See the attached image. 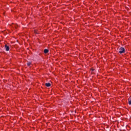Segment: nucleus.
<instances>
[{"instance_id": "f257e3e1", "label": "nucleus", "mask_w": 131, "mask_h": 131, "mask_svg": "<svg viewBox=\"0 0 131 131\" xmlns=\"http://www.w3.org/2000/svg\"><path fill=\"white\" fill-rule=\"evenodd\" d=\"M125 52V50L124 49V48L123 47H121L119 49V53H120V54H123Z\"/></svg>"}, {"instance_id": "7ed1b4c3", "label": "nucleus", "mask_w": 131, "mask_h": 131, "mask_svg": "<svg viewBox=\"0 0 131 131\" xmlns=\"http://www.w3.org/2000/svg\"><path fill=\"white\" fill-rule=\"evenodd\" d=\"M44 53L45 54H48V53H49V50H48L47 49H45Z\"/></svg>"}, {"instance_id": "f03ea898", "label": "nucleus", "mask_w": 131, "mask_h": 131, "mask_svg": "<svg viewBox=\"0 0 131 131\" xmlns=\"http://www.w3.org/2000/svg\"><path fill=\"white\" fill-rule=\"evenodd\" d=\"M5 48L6 51H7V52H8L10 50V47L8 46V45H5Z\"/></svg>"}, {"instance_id": "20e7f679", "label": "nucleus", "mask_w": 131, "mask_h": 131, "mask_svg": "<svg viewBox=\"0 0 131 131\" xmlns=\"http://www.w3.org/2000/svg\"><path fill=\"white\" fill-rule=\"evenodd\" d=\"M45 85H46V86H48V87L51 86V83H46L45 84Z\"/></svg>"}, {"instance_id": "39448f33", "label": "nucleus", "mask_w": 131, "mask_h": 131, "mask_svg": "<svg viewBox=\"0 0 131 131\" xmlns=\"http://www.w3.org/2000/svg\"><path fill=\"white\" fill-rule=\"evenodd\" d=\"M27 66H29L30 65H31V62H27Z\"/></svg>"}, {"instance_id": "423d86ee", "label": "nucleus", "mask_w": 131, "mask_h": 131, "mask_svg": "<svg viewBox=\"0 0 131 131\" xmlns=\"http://www.w3.org/2000/svg\"><path fill=\"white\" fill-rule=\"evenodd\" d=\"M35 33H36V34H37L38 33H37V31H34Z\"/></svg>"}, {"instance_id": "0eeeda50", "label": "nucleus", "mask_w": 131, "mask_h": 131, "mask_svg": "<svg viewBox=\"0 0 131 131\" xmlns=\"http://www.w3.org/2000/svg\"><path fill=\"white\" fill-rule=\"evenodd\" d=\"M14 27L15 28H17V25H15Z\"/></svg>"}]
</instances>
